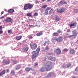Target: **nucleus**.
<instances>
[{"label":"nucleus","instance_id":"31","mask_svg":"<svg viewBox=\"0 0 78 78\" xmlns=\"http://www.w3.org/2000/svg\"><path fill=\"white\" fill-rule=\"evenodd\" d=\"M51 73H49L47 75V76L46 77H48V78L49 77H50V76H51Z\"/></svg>","mask_w":78,"mask_h":78},{"label":"nucleus","instance_id":"4","mask_svg":"<svg viewBox=\"0 0 78 78\" xmlns=\"http://www.w3.org/2000/svg\"><path fill=\"white\" fill-rule=\"evenodd\" d=\"M53 40L56 41L58 42H61L63 40V37L61 36L58 37V38L56 37H54L53 38Z\"/></svg>","mask_w":78,"mask_h":78},{"label":"nucleus","instance_id":"34","mask_svg":"<svg viewBox=\"0 0 78 78\" xmlns=\"http://www.w3.org/2000/svg\"><path fill=\"white\" fill-rule=\"evenodd\" d=\"M8 33H12V31L11 30H8Z\"/></svg>","mask_w":78,"mask_h":78},{"label":"nucleus","instance_id":"9","mask_svg":"<svg viewBox=\"0 0 78 78\" xmlns=\"http://www.w3.org/2000/svg\"><path fill=\"white\" fill-rule=\"evenodd\" d=\"M11 21H12V18L10 17L7 18L5 20V22L7 23L11 22Z\"/></svg>","mask_w":78,"mask_h":78},{"label":"nucleus","instance_id":"44","mask_svg":"<svg viewBox=\"0 0 78 78\" xmlns=\"http://www.w3.org/2000/svg\"><path fill=\"white\" fill-rule=\"evenodd\" d=\"M70 29H68L67 30V31L68 33H70Z\"/></svg>","mask_w":78,"mask_h":78},{"label":"nucleus","instance_id":"19","mask_svg":"<svg viewBox=\"0 0 78 78\" xmlns=\"http://www.w3.org/2000/svg\"><path fill=\"white\" fill-rule=\"evenodd\" d=\"M58 35L59 34H58V33L56 32L52 34V36H55V37L58 36Z\"/></svg>","mask_w":78,"mask_h":78},{"label":"nucleus","instance_id":"27","mask_svg":"<svg viewBox=\"0 0 78 78\" xmlns=\"http://www.w3.org/2000/svg\"><path fill=\"white\" fill-rule=\"evenodd\" d=\"M32 13H28L27 14V16H29V17H31V16Z\"/></svg>","mask_w":78,"mask_h":78},{"label":"nucleus","instance_id":"12","mask_svg":"<svg viewBox=\"0 0 78 78\" xmlns=\"http://www.w3.org/2000/svg\"><path fill=\"white\" fill-rule=\"evenodd\" d=\"M43 34V31H41L40 32L37 33L36 36H41V35H42Z\"/></svg>","mask_w":78,"mask_h":78},{"label":"nucleus","instance_id":"22","mask_svg":"<svg viewBox=\"0 0 78 78\" xmlns=\"http://www.w3.org/2000/svg\"><path fill=\"white\" fill-rule=\"evenodd\" d=\"M1 72L2 73V74L4 75V74H5V73H6V70L5 69H4Z\"/></svg>","mask_w":78,"mask_h":78},{"label":"nucleus","instance_id":"38","mask_svg":"<svg viewBox=\"0 0 78 78\" xmlns=\"http://www.w3.org/2000/svg\"><path fill=\"white\" fill-rule=\"evenodd\" d=\"M68 51V49L67 48H65L63 49V51Z\"/></svg>","mask_w":78,"mask_h":78},{"label":"nucleus","instance_id":"20","mask_svg":"<svg viewBox=\"0 0 78 78\" xmlns=\"http://www.w3.org/2000/svg\"><path fill=\"white\" fill-rule=\"evenodd\" d=\"M74 52V51H73V49H71L70 50L69 53L70 54H73Z\"/></svg>","mask_w":78,"mask_h":78},{"label":"nucleus","instance_id":"41","mask_svg":"<svg viewBox=\"0 0 78 78\" xmlns=\"http://www.w3.org/2000/svg\"><path fill=\"white\" fill-rule=\"evenodd\" d=\"M67 2L65 1V2H63V5H66V4H67Z\"/></svg>","mask_w":78,"mask_h":78},{"label":"nucleus","instance_id":"42","mask_svg":"<svg viewBox=\"0 0 78 78\" xmlns=\"http://www.w3.org/2000/svg\"><path fill=\"white\" fill-rule=\"evenodd\" d=\"M53 9H51L50 10V11H49V14H50V13H51V12H52V11H53Z\"/></svg>","mask_w":78,"mask_h":78},{"label":"nucleus","instance_id":"3","mask_svg":"<svg viewBox=\"0 0 78 78\" xmlns=\"http://www.w3.org/2000/svg\"><path fill=\"white\" fill-rule=\"evenodd\" d=\"M33 5L31 4L30 3H28L25 4L24 5L23 8V9L24 10H27V9H31L33 7Z\"/></svg>","mask_w":78,"mask_h":78},{"label":"nucleus","instance_id":"56","mask_svg":"<svg viewBox=\"0 0 78 78\" xmlns=\"http://www.w3.org/2000/svg\"><path fill=\"white\" fill-rule=\"evenodd\" d=\"M76 28H77V29H78V25H77L76 27Z\"/></svg>","mask_w":78,"mask_h":78},{"label":"nucleus","instance_id":"49","mask_svg":"<svg viewBox=\"0 0 78 78\" xmlns=\"http://www.w3.org/2000/svg\"><path fill=\"white\" fill-rule=\"evenodd\" d=\"M3 74H2V73L1 72L0 73V76H2V75H3Z\"/></svg>","mask_w":78,"mask_h":78},{"label":"nucleus","instance_id":"43","mask_svg":"<svg viewBox=\"0 0 78 78\" xmlns=\"http://www.w3.org/2000/svg\"><path fill=\"white\" fill-rule=\"evenodd\" d=\"M16 70H19V69H20L19 67L18 66H16Z\"/></svg>","mask_w":78,"mask_h":78},{"label":"nucleus","instance_id":"11","mask_svg":"<svg viewBox=\"0 0 78 78\" xmlns=\"http://www.w3.org/2000/svg\"><path fill=\"white\" fill-rule=\"evenodd\" d=\"M73 36H76L78 35V33L76 32V31L74 30L73 31Z\"/></svg>","mask_w":78,"mask_h":78},{"label":"nucleus","instance_id":"26","mask_svg":"<svg viewBox=\"0 0 78 78\" xmlns=\"http://www.w3.org/2000/svg\"><path fill=\"white\" fill-rule=\"evenodd\" d=\"M48 14V11H45V12L44 13V16H46Z\"/></svg>","mask_w":78,"mask_h":78},{"label":"nucleus","instance_id":"17","mask_svg":"<svg viewBox=\"0 0 78 78\" xmlns=\"http://www.w3.org/2000/svg\"><path fill=\"white\" fill-rule=\"evenodd\" d=\"M8 12L9 13H12L14 12V10L13 9H10L9 10Z\"/></svg>","mask_w":78,"mask_h":78},{"label":"nucleus","instance_id":"29","mask_svg":"<svg viewBox=\"0 0 78 78\" xmlns=\"http://www.w3.org/2000/svg\"><path fill=\"white\" fill-rule=\"evenodd\" d=\"M13 62L14 64H17V63L18 62H17V60H13Z\"/></svg>","mask_w":78,"mask_h":78},{"label":"nucleus","instance_id":"57","mask_svg":"<svg viewBox=\"0 0 78 78\" xmlns=\"http://www.w3.org/2000/svg\"><path fill=\"white\" fill-rule=\"evenodd\" d=\"M72 78H76V77L75 76H74Z\"/></svg>","mask_w":78,"mask_h":78},{"label":"nucleus","instance_id":"8","mask_svg":"<svg viewBox=\"0 0 78 78\" xmlns=\"http://www.w3.org/2000/svg\"><path fill=\"white\" fill-rule=\"evenodd\" d=\"M55 51L58 55H60L61 54V49L59 48H57L56 50Z\"/></svg>","mask_w":78,"mask_h":78},{"label":"nucleus","instance_id":"5","mask_svg":"<svg viewBox=\"0 0 78 78\" xmlns=\"http://www.w3.org/2000/svg\"><path fill=\"white\" fill-rule=\"evenodd\" d=\"M57 12L58 13H62V12H64L66 11V8H64L63 7L59 9H56Z\"/></svg>","mask_w":78,"mask_h":78},{"label":"nucleus","instance_id":"2","mask_svg":"<svg viewBox=\"0 0 78 78\" xmlns=\"http://www.w3.org/2000/svg\"><path fill=\"white\" fill-rule=\"evenodd\" d=\"M40 50H41L40 48H37L36 51H34L32 52V55L31 56L32 59H36V58L38 56V54H39V51H40Z\"/></svg>","mask_w":78,"mask_h":78},{"label":"nucleus","instance_id":"10","mask_svg":"<svg viewBox=\"0 0 78 78\" xmlns=\"http://www.w3.org/2000/svg\"><path fill=\"white\" fill-rule=\"evenodd\" d=\"M48 58L49 59V60H51L52 61H55V60H56V58L55 57H54L52 56H50Z\"/></svg>","mask_w":78,"mask_h":78},{"label":"nucleus","instance_id":"39","mask_svg":"<svg viewBox=\"0 0 78 78\" xmlns=\"http://www.w3.org/2000/svg\"><path fill=\"white\" fill-rule=\"evenodd\" d=\"M73 37V35H71L69 36H68V37L69 38H71V37Z\"/></svg>","mask_w":78,"mask_h":78},{"label":"nucleus","instance_id":"55","mask_svg":"<svg viewBox=\"0 0 78 78\" xmlns=\"http://www.w3.org/2000/svg\"><path fill=\"white\" fill-rule=\"evenodd\" d=\"M4 16H2V17H1V19H3V18H4Z\"/></svg>","mask_w":78,"mask_h":78},{"label":"nucleus","instance_id":"40","mask_svg":"<svg viewBox=\"0 0 78 78\" xmlns=\"http://www.w3.org/2000/svg\"><path fill=\"white\" fill-rule=\"evenodd\" d=\"M47 41H45V43L43 44V45H44V46H45V45H46V44H47Z\"/></svg>","mask_w":78,"mask_h":78},{"label":"nucleus","instance_id":"50","mask_svg":"<svg viewBox=\"0 0 78 78\" xmlns=\"http://www.w3.org/2000/svg\"><path fill=\"white\" fill-rule=\"evenodd\" d=\"M3 29V27H2L0 26V30H2Z\"/></svg>","mask_w":78,"mask_h":78},{"label":"nucleus","instance_id":"6","mask_svg":"<svg viewBox=\"0 0 78 78\" xmlns=\"http://www.w3.org/2000/svg\"><path fill=\"white\" fill-rule=\"evenodd\" d=\"M30 45L31 47V49L32 50H35L37 46V45L36 44L30 43Z\"/></svg>","mask_w":78,"mask_h":78},{"label":"nucleus","instance_id":"33","mask_svg":"<svg viewBox=\"0 0 78 78\" xmlns=\"http://www.w3.org/2000/svg\"><path fill=\"white\" fill-rule=\"evenodd\" d=\"M37 15H38V13H37L36 12L34 14L33 16H34V17H35V16H37Z\"/></svg>","mask_w":78,"mask_h":78},{"label":"nucleus","instance_id":"7","mask_svg":"<svg viewBox=\"0 0 78 78\" xmlns=\"http://www.w3.org/2000/svg\"><path fill=\"white\" fill-rule=\"evenodd\" d=\"M2 63L4 65H7L10 64V60H9V59H8L7 60H3L2 62Z\"/></svg>","mask_w":78,"mask_h":78},{"label":"nucleus","instance_id":"1","mask_svg":"<svg viewBox=\"0 0 78 78\" xmlns=\"http://www.w3.org/2000/svg\"><path fill=\"white\" fill-rule=\"evenodd\" d=\"M51 64V62H48L45 66V67H42L41 69V71L42 72H43L45 70L46 71H49L52 68V66L50 65Z\"/></svg>","mask_w":78,"mask_h":78},{"label":"nucleus","instance_id":"59","mask_svg":"<svg viewBox=\"0 0 78 78\" xmlns=\"http://www.w3.org/2000/svg\"><path fill=\"white\" fill-rule=\"evenodd\" d=\"M77 20L78 21V18L77 19Z\"/></svg>","mask_w":78,"mask_h":78},{"label":"nucleus","instance_id":"14","mask_svg":"<svg viewBox=\"0 0 78 78\" xmlns=\"http://www.w3.org/2000/svg\"><path fill=\"white\" fill-rule=\"evenodd\" d=\"M29 49V48L28 47H24L23 48V51H27Z\"/></svg>","mask_w":78,"mask_h":78},{"label":"nucleus","instance_id":"13","mask_svg":"<svg viewBox=\"0 0 78 78\" xmlns=\"http://www.w3.org/2000/svg\"><path fill=\"white\" fill-rule=\"evenodd\" d=\"M64 2V0H62L60 1L58 4V6H60L61 5H63V2Z\"/></svg>","mask_w":78,"mask_h":78},{"label":"nucleus","instance_id":"18","mask_svg":"<svg viewBox=\"0 0 78 78\" xmlns=\"http://www.w3.org/2000/svg\"><path fill=\"white\" fill-rule=\"evenodd\" d=\"M60 20V17L59 16H57L55 18V21H56L57 22H58V21H59Z\"/></svg>","mask_w":78,"mask_h":78},{"label":"nucleus","instance_id":"58","mask_svg":"<svg viewBox=\"0 0 78 78\" xmlns=\"http://www.w3.org/2000/svg\"><path fill=\"white\" fill-rule=\"evenodd\" d=\"M37 24H36V25H35V26H36V27H37Z\"/></svg>","mask_w":78,"mask_h":78},{"label":"nucleus","instance_id":"32","mask_svg":"<svg viewBox=\"0 0 78 78\" xmlns=\"http://www.w3.org/2000/svg\"><path fill=\"white\" fill-rule=\"evenodd\" d=\"M35 26L33 25H29V27H30V28H33L35 27Z\"/></svg>","mask_w":78,"mask_h":78},{"label":"nucleus","instance_id":"53","mask_svg":"<svg viewBox=\"0 0 78 78\" xmlns=\"http://www.w3.org/2000/svg\"><path fill=\"white\" fill-rule=\"evenodd\" d=\"M62 67L64 68L65 67H66V65H63V66H62Z\"/></svg>","mask_w":78,"mask_h":78},{"label":"nucleus","instance_id":"25","mask_svg":"<svg viewBox=\"0 0 78 78\" xmlns=\"http://www.w3.org/2000/svg\"><path fill=\"white\" fill-rule=\"evenodd\" d=\"M74 12L75 13H78V9H75L74 11Z\"/></svg>","mask_w":78,"mask_h":78},{"label":"nucleus","instance_id":"52","mask_svg":"<svg viewBox=\"0 0 78 78\" xmlns=\"http://www.w3.org/2000/svg\"><path fill=\"white\" fill-rule=\"evenodd\" d=\"M29 38H30V39H33V37L30 36Z\"/></svg>","mask_w":78,"mask_h":78},{"label":"nucleus","instance_id":"47","mask_svg":"<svg viewBox=\"0 0 78 78\" xmlns=\"http://www.w3.org/2000/svg\"><path fill=\"white\" fill-rule=\"evenodd\" d=\"M47 55H51V53H47Z\"/></svg>","mask_w":78,"mask_h":78},{"label":"nucleus","instance_id":"48","mask_svg":"<svg viewBox=\"0 0 78 78\" xmlns=\"http://www.w3.org/2000/svg\"><path fill=\"white\" fill-rule=\"evenodd\" d=\"M3 33V31L2 30H0V34H2V33Z\"/></svg>","mask_w":78,"mask_h":78},{"label":"nucleus","instance_id":"16","mask_svg":"<svg viewBox=\"0 0 78 78\" xmlns=\"http://www.w3.org/2000/svg\"><path fill=\"white\" fill-rule=\"evenodd\" d=\"M22 38V36H17L16 37V40H17V41H19Z\"/></svg>","mask_w":78,"mask_h":78},{"label":"nucleus","instance_id":"54","mask_svg":"<svg viewBox=\"0 0 78 78\" xmlns=\"http://www.w3.org/2000/svg\"><path fill=\"white\" fill-rule=\"evenodd\" d=\"M3 13H4V11H2L1 12V14H3Z\"/></svg>","mask_w":78,"mask_h":78},{"label":"nucleus","instance_id":"37","mask_svg":"<svg viewBox=\"0 0 78 78\" xmlns=\"http://www.w3.org/2000/svg\"><path fill=\"white\" fill-rule=\"evenodd\" d=\"M46 7H47V5H44L42 6V8L44 9V8H46Z\"/></svg>","mask_w":78,"mask_h":78},{"label":"nucleus","instance_id":"36","mask_svg":"<svg viewBox=\"0 0 78 78\" xmlns=\"http://www.w3.org/2000/svg\"><path fill=\"white\" fill-rule=\"evenodd\" d=\"M75 71L76 72H78V66L75 69Z\"/></svg>","mask_w":78,"mask_h":78},{"label":"nucleus","instance_id":"30","mask_svg":"<svg viewBox=\"0 0 78 78\" xmlns=\"http://www.w3.org/2000/svg\"><path fill=\"white\" fill-rule=\"evenodd\" d=\"M67 66V68H69V67H70V66H71V63H69L68 64Z\"/></svg>","mask_w":78,"mask_h":78},{"label":"nucleus","instance_id":"28","mask_svg":"<svg viewBox=\"0 0 78 78\" xmlns=\"http://www.w3.org/2000/svg\"><path fill=\"white\" fill-rule=\"evenodd\" d=\"M11 73L12 75H14L15 74V72H14V70H12L11 71Z\"/></svg>","mask_w":78,"mask_h":78},{"label":"nucleus","instance_id":"46","mask_svg":"<svg viewBox=\"0 0 78 78\" xmlns=\"http://www.w3.org/2000/svg\"><path fill=\"white\" fill-rule=\"evenodd\" d=\"M38 65V64H37V63H35L34 66H37Z\"/></svg>","mask_w":78,"mask_h":78},{"label":"nucleus","instance_id":"15","mask_svg":"<svg viewBox=\"0 0 78 78\" xmlns=\"http://www.w3.org/2000/svg\"><path fill=\"white\" fill-rule=\"evenodd\" d=\"M25 70L27 72H30V70H33V69L31 68L27 67L25 69Z\"/></svg>","mask_w":78,"mask_h":78},{"label":"nucleus","instance_id":"21","mask_svg":"<svg viewBox=\"0 0 78 78\" xmlns=\"http://www.w3.org/2000/svg\"><path fill=\"white\" fill-rule=\"evenodd\" d=\"M49 50V46H47L45 48V49L44 50V51H46L47 50Z\"/></svg>","mask_w":78,"mask_h":78},{"label":"nucleus","instance_id":"45","mask_svg":"<svg viewBox=\"0 0 78 78\" xmlns=\"http://www.w3.org/2000/svg\"><path fill=\"white\" fill-rule=\"evenodd\" d=\"M33 20L32 19H29L28 22H31Z\"/></svg>","mask_w":78,"mask_h":78},{"label":"nucleus","instance_id":"23","mask_svg":"<svg viewBox=\"0 0 78 78\" xmlns=\"http://www.w3.org/2000/svg\"><path fill=\"white\" fill-rule=\"evenodd\" d=\"M51 9V7H47V8L45 10V11H48Z\"/></svg>","mask_w":78,"mask_h":78},{"label":"nucleus","instance_id":"51","mask_svg":"<svg viewBox=\"0 0 78 78\" xmlns=\"http://www.w3.org/2000/svg\"><path fill=\"white\" fill-rule=\"evenodd\" d=\"M6 70H7V73H8V72H9V69H6Z\"/></svg>","mask_w":78,"mask_h":78},{"label":"nucleus","instance_id":"35","mask_svg":"<svg viewBox=\"0 0 78 78\" xmlns=\"http://www.w3.org/2000/svg\"><path fill=\"white\" fill-rule=\"evenodd\" d=\"M57 32V33H62V31H61V30H58Z\"/></svg>","mask_w":78,"mask_h":78},{"label":"nucleus","instance_id":"24","mask_svg":"<svg viewBox=\"0 0 78 78\" xmlns=\"http://www.w3.org/2000/svg\"><path fill=\"white\" fill-rule=\"evenodd\" d=\"M74 25H75V23H73L70 24L69 26L70 28H72V27H73V26H74Z\"/></svg>","mask_w":78,"mask_h":78}]
</instances>
